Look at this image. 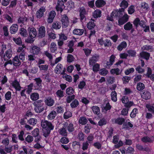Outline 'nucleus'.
Instances as JSON below:
<instances>
[{
  "label": "nucleus",
  "mask_w": 154,
  "mask_h": 154,
  "mask_svg": "<svg viewBox=\"0 0 154 154\" xmlns=\"http://www.w3.org/2000/svg\"><path fill=\"white\" fill-rule=\"evenodd\" d=\"M56 94L57 96L60 98L63 97L64 96L63 91L60 90H58L57 91Z\"/></svg>",
  "instance_id": "nucleus-60"
},
{
  "label": "nucleus",
  "mask_w": 154,
  "mask_h": 154,
  "mask_svg": "<svg viewBox=\"0 0 154 154\" xmlns=\"http://www.w3.org/2000/svg\"><path fill=\"white\" fill-rule=\"evenodd\" d=\"M66 5L67 8H70L73 6L74 3L72 1L69 0L67 3L66 4Z\"/></svg>",
  "instance_id": "nucleus-54"
},
{
  "label": "nucleus",
  "mask_w": 154,
  "mask_h": 154,
  "mask_svg": "<svg viewBox=\"0 0 154 154\" xmlns=\"http://www.w3.org/2000/svg\"><path fill=\"white\" fill-rule=\"evenodd\" d=\"M111 100L112 101L114 102L117 101V93L115 91H112L111 92Z\"/></svg>",
  "instance_id": "nucleus-30"
},
{
  "label": "nucleus",
  "mask_w": 154,
  "mask_h": 154,
  "mask_svg": "<svg viewBox=\"0 0 154 154\" xmlns=\"http://www.w3.org/2000/svg\"><path fill=\"white\" fill-rule=\"evenodd\" d=\"M108 71L105 69L103 68L100 69L99 71V73L101 75H105L108 73Z\"/></svg>",
  "instance_id": "nucleus-46"
},
{
  "label": "nucleus",
  "mask_w": 154,
  "mask_h": 154,
  "mask_svg": "<svg viewBox=\"0 0 154 154\" xmlns=\"http://www.w3.org/2000/svg\"><path fill=\"white\" fill-rule=\"evenodd\" d=\"M35 106H39L40 107L42 106L44 104L41 100H38L34 103Z\"/></svg>",
  "instance_id": "nucleus-61"
},
{
  "label": "nucleus",
  "mask_w": 154,
  "mask_h": 154,
  "mask_svg": "<svg viewBox=\"0 0 154 154\" xmlns=\"http://www.w3.org/2000/svg\"><path fill=\"white\" fill-rule=\"evenodd\" d=\"M30 97L32 100L35 101L39 98V95L37 93H33L31 94Z\"/></svg>",
  "instance_id": "nucleus-27"
},
{
  "label": "nucleus",
  "mask_w": 154,
  "mask_h": 154,
  "mask_svg": "<svg viewBox=\"0 0 154 154\" xmlns=\"http://www.w3.org/2000/svg\"><path fill=\"white\" fill-rule=\"evenodd\" d=\"M119 69L118 68L112 69L110 70V72L112 74H116L117 75L119 73Z\"/></svg>",
  "instance_id": "nucleus-49"
},
{
  "label": "nucleus",
  "mask_w": 154,
  "mask_h": 154,
  "mask_svg": "<svg viewBox=\"0 0 154 154\" xmlns=\"http://www.w3.org/2000/svg\"><path fill=\"white\" fill-rule=\"evenodd\" d=\"M112 45L111 42L109 40L106 39L104 42V45L105 47L110 46Z\"/></svg>",
  "instance_id": "nucleus-64"
},
{
  "label": "nucleus",
  "mask_w": 154,
  "mask_h": 154,
  "mask_svg": "<svg viewBox=\"0 0 154 154\" xmlns=\"http://www.w3.org/2000/svg\"><path fill=\"white\" fill-rule=\"evenodd\" d=\"M133 126V125L132 123L130 122H128L126 123V129L129 130L131 129V128H132Z\"/></svg>",
  "instance_id": "nucleus-59"
},
{
  "label": "nucleus",
  "mask_w": 154,
  "mask_h": 154,
  "mask_svg": "<svg viewBox=\"0 0 154 154\" xmlns=\"http://www.w3.org/2000/svg\"><path fill=\"white\" fill-rule=\"evenodd\" d=\"M84 32V30L83 29H75L73 30V33L74 35H82Z\"/></svg>",
  "instance_id": "nucleus-19"
},
{
  "label": "nucleus",
  "mask_w": 154,
  "mask_h": 154,
  "mask_svg": "<svg viewBox=\"0 0 154 154\" xmlns=\"http://www.w3.org/2000/svg\"><path fill=\"white\" fill-rule=\"evenodd\" d=\"M120 6L122 8L119 10H114L111 13L110 16H108L107 20L112 21L113 19L117 17H119V23L120 25L123 24L125 22V1H123L120 4Z\"/></svg>",
  "instance_id": "nucleus-1"
},
{
  "label": "nucleus",
  "mask_w": 154,
  "mask_h": 154,
  "mask_svg": "<svg viewBox=\"0 0 154 154\" xmlns=\"http://www.w3.org/2000/svg\"><path fill=\"white\" fill-rule=\"evenodd\" d=\"M128 13L130 14H131L135 11V7L134 5H131L128 8Z\"/></svg>",
  "instance_id": "nucleus-41"
},
{
  "label": "nucleus",
  "mask_w": 154,
  "mask_h": 154,
  "mask_svg": "<svg viewBox=\"0 0 154 154\" xmlns=\"http://www.w3.org/2000/svg\"><path fill=\"white\" fill-rule=\"evenodd\" d=\"M61 21L62 23V27L63 28L66 27L69 24L68 18L66 15H64L62 16Z\"/></svg>",
  "instance_id": "nucleus-6"
},
{
  "label": "nucleus",
  "mask_w": 154,
  "mask_h": 154,
  "mask_svg": "<svg viewBox=\"0 0 154 154\" xmlns=\"http://www.w3.org/2000/svg\"><path fill=\"white\" fill-rule=\"evenodd\" d=\"M66 126H64L63 127L60 129L59 132L60 134L62 135L66 136L67 135V132L66 130Z\"/></svg>",
  "instance_id": "nucleus-21"
},
{
  "label": "nucleus",
  "mask_w": 154,
  "mask_h": 154,
  "mask_svg": "<svg viewBox=\"0 0 154 154\" xmlns=\"http://www.w3.org/2000/svg\"><path fill=\"white\" fill-rule=\"evenodd\" d=\"M18 29V26L17 24H13L10 27V32L11 34L15 33Z\"/></svg>",
  "instance_id": "nucleus-16"
},
{
  "label": "nucleus",
  "mask_w": 154,
  "mask_h": 154,
  "mask_svg": "<svg viewBox=\"0 0 154 154\" xmlns=\"http://www.w3.org/2000/svg\"><path fill=\"white\" fill-rule=\"evenodd\" d=\"M100 69V65L98 63H96L93 65L92 68L94 72H97Z\"/></svg>",
  "instance_id": "nucleus-51"
},
{
  "label": "nucleus",
  "mask_w": 154,
  "mask_h": 154,
  "mask_svg": "<svg viewBox=\"0 0 154 154\" xmlns=\"http://www.w3.org/2000/svg\"><path fill=\"white\" fill-rule=\"evenodd\" d=\"M136 71L140 74H142L144 71V69L142 68L139 65L136 68Z\"/></svg>",
  "instance_id": "nucleus-48"
},
{
  "label": "nucleus",
  "mask_w": 154,
  "mask_h": 154,
  "mask_svg": "<svg viewBox=\"0 0 154 154\" xmlns=\"http://www.w3.org/2000/svg\"><path fill=\"white\" fill-rule=\"evenodd\" d=\"M142 97L146 100L149 99L151 97V94L150 92L148 91L144 90L141 94Z\"/></svg>",
  "instance_id": "nucleus-8"
},
{
  "label": "nucleus",
  "mask_w": 154,
  "mask_h": 154,
  "mask_svg": "<svg viewBox=\"0 0 154 154\" xmlns=\"http://www.w3.org/2000/svg\"><path fill=\"white\" fill-rule=\"evenodd\" d=\"M12 51L11 49H8L5 53L4 56V59L5 60H7L10 59L12 56Z\"/></svg>",
  "instance_id": "nucleus-15"
},
{
  "label": "nucleus",
  "mask_w": 154,
  "mask_h": 154,
  "mask_svg": "<svg viewBox=\"0 0 154 154\" xmlns=\"http://www.w3.org/2000/svg\"><path fill=\"white\" fill-rule=\"evenodd\" d=\"M73 92V89L71 87L68 88L66 89V93L68 94L71 95L72 94Z\"/></svg>",
  "instance_id": "nucleus-55"
},
{
  "label": "nucleus",
  "mask_w": 154,
  "mask_h": 154,
  "mask_svg": "<svg viewBox=\"0 0 154 154\" xmlns=\"http://www.w3.org/2000/svg\"><path fill=\"white\" fill-rule=\"evenodd\" d=\"M146 107L147 109L149 111L154 113V107L153 106L147 104L146 105Z\"/></svg>",
  "instance_id": "nucleus-43"
},
{
  "label": "nucleus",
  "mask_w": 154,
  "mask_h": 154,
  "mask_svg": "<svg viewBox=\"0 0 154 154\" xmlns=\"http://www.w3.org/2000/svg\"><path fill=\"white\" fill-rule=\"evenodd\" d=\"M33 86V84L32 83L30 84L27 86V88H26V91L27 93L29 94L32 92V89Z\"/></svg>",
  "instance_id": "nucleus-45"
},
{
  "label": "nucleus",
  "mask_w": 154,
  "mask_h": 154,
  "mask_svg": "<svg viewBox=\"0 0 154 154\" xmlns=\"http://www.w3.org/2000/svg\"><path fill=\"white\" fill-rule=\"evenodd\" d=\"M94 138V135L93 134H90L87 138L88 142L89 143H92Z\"/></svg>",
  "instance_id": "nucleus-37"
},
{
  "label": "nucleus",
  "mask_w": 154,
  "mask_h": 154,
  "mask_svg": "<svg viewBox=\"0 0 154 154\" xmlns=\"http://www.w3.org/2000/svg\"><path fill=\"white\" fill-rule=\"evenodd\" d=\"M95 26V24L94 22H89L87 24V28L89 29H93Z\"/></svg>",
  "instance_id": "nucleus-39"
},
{
  "label": "nucleus",
  "mask_w": 154,
  "mask_h": 154,
  "mask_svg": "<svg viewBox=\"0 0 154 154\" xmlns=\"http://www.w3.org/2000/svg\"><path fill=\"white\" fill-rule=\"evenodd\" d=\"M66 0H58L57 2V5L56 7V9L57 11H60L61 12L63 9L65 8L64 5V2H66Z\"/></svg>",
  "instance_id": "nucleus-4"
},
{
  "label": "nucleus",
  "mask_w": 154,
  "mask_h": 154,
  "mask_svg": "<svg viewBox=\"0 0 154 154\" xmlns=\"http://www.w3.org/2000/svg\"><path fill=\"white\" fill-rule=\"evenodd\" d=\"M27 20V18L25 17H20L19 18L18 20V22L19 23H24Z\"/></svg>",
  "instance_id": "nucleus-56"
},
{
  "label": "nucleus",
  "mask_w": 154,
  "mask_h": 154,
  "mask_svg": "<svg viewBox=\"0 0 154 154\" xmlns=\"http://www.w3.org/2000/svg\"><path fill=\"white\" fill-rule=\"evenodd\" d=\"M45 8L44 7H41L36 12V16L38 18L40 19L44 15V13L45 11Z\"/></svg>",
  "instance_id": "nucleus-5"
},
{
  "label": "nucleus",
  "mask_w": 154,
  "mask_h": 154,
  "mask_svg": "<svg viewBox=\"0 0 154 154\" xmlns=\"http://www.w3.org/2000/svg\"><path fill=\"white\" fill-rule=\"evenodd\" d=\"M9 142V139L8 138H6L2 140V143L4 145H5V146H6L8 145Z\"/></svg>",
  "instance_id": "nucleus-63"
},
{
  "label": "nucleus",
  "mask_w": 154,
  "mask_h": 154,
  "mask_svg": "<svg viewBox=\"0 0 154 154\" xmlns=\"http://www.w3.org/2000/svg\"><path fill=\"white\" fill-rule=\"evenodd\" d=\"M46 105L49 106H52L54 104V100L50 97L47 98L45 101Z\"/></svg>",
  "instance_id": "nucleus-12"
},
{
  "label": "nucleus",
  "mask_w": 154,
  "mask_h": 154,
  "mask_svg": "<svg viewBox=\"0 0 154 154\" xmlns=\"http://www.w3.org/2000/svg\"><path fill=\"white\" fill-rule=\"evenodd\" d=\"M111 107V106L109 103H108L106 104L105 106L102 108V111L104 113H106L108 110L110 109Z\"/></svg>",
  "instance_id": "nucleus-31"
},
{
  "label": "nucleus",
  "mask_w": 154,
  "mask_h": 154,
  "mask_svg": "<svg viewBox=\"0 0 154 154\" xmlns=\"http://www.w3.org/2000/svg\"><path fill=\"white\" fill-rule=\"evenodd\" d=\"M141 141L143 143H152L153 140L149 137L147 136H144L141 138Z\"/></svg>",
  "instance_id": "nucleus-25"
},
{
  "label": "nucleus",
  "mask_w": 154,
  "mask_h": 154,
  "mask_svg": "<svg viewBox=\"0 0 154 154\" xmlns=\"http://www.w3.org/2000/svg\"><path fill=\"white\" fill-rule=\"evenodd\" d=\"M56 15V13L54 11H51L49 14V17L48 19V23H52Z\"/></svg>",
  "instance_id": "nucleus-11"
},
{
  "label": "nucleus",
  "mask_w": 154,
  "mask_h": 154,
  "mask_svg": "<svg viewBox=\"0 0 154 154\" xmlns=\"http://www.w3.org/2000/svg\"><path fill=\"white\" fill-rule=\"evenodd\" d=\"M29 36L30 38H28L25 40V41L28 43H32L34 41V38L37 35L36 29L32 27H29L28 29Z\"/></svg>",
  "instance_id": "nucleus-3"
},
{
  "label": "nucleus",
  "mask_w": 154,
  "mask_h": 154,
  "mask_svg": "<svg viewBox=\"0 0 154 154\" xmlns=\"http://www.w3.org/2000/svg\"><path fill=\"white\" fill-rule=\"evenodd\" d=\"M12 62L13 64L15 66H19L21 64V62L20 61L17 56H16L14 58Z\"/></svg>",
  "instance_id": "nucleus-17"
},
{
  "label": "nucleus",
  "mask_w": 154,
  "mask_h": 154,
  "mask_svg": "<svg viewBox=\"0 0 154 154\" xmlns=\"http://www.w3.org/2000/svg\"><path fill=\"white\" fill-rule=\"evenodd\" d=\"M53 28L55 29H60L61 27V23L59 22H55L52 24Z\"/></svg>",
  "instance_id": "nucleus-24"
},
{
  "label": "nucleus",
  "mask_w": 154,
  "mask_h": 154,
  "mask_svg": "<svg viewBox=\"0 0 154 154\" xmlns=\"http://www.w3.org/2000/svg\"><path fill=\"white\" fill-rule=\"evenodd\" d=\"M138 109L137 108H134L130 113V116L132 118H134L136 116V114L138 113Z\"/></svg>",
  "instance_id": "nucleus-33"
},
{
  "label": "nucleus",
  "mask_w": 154,
  "mask_h": 154,
  "mask_svg": "<svg viewBox=\"0 0 154 154\" xmlns=\"http://www.w3.org/2000/svg\"><path fill=\"white\" fill-rule=\"evenodd\" d=\"M132 24L129 22L126 24V30H130L132 28Z\"/></svg>",
  "instance_id": "nucleus-57"
},
{
  "label": "nucleus",
  "mask_w": 154,
  "mask_h": 154,
  "mask_svg": "<svg viewBox=\"0 0 154 154\" xmlns=\"http://www.w3.org/2000/svg\"><path fill=\"white\" fill-rule=\"evenodd\" d=\"M140 55L141 58L148 60L150 56V54L146 52L142 51L140 53Z\"/></svg>",
  "instance_id": "nucleus-9"
},
{
  "label": "nucleus",
  "mask_w": 154,
  "mask_h": 154,
  "mask_svg": "<svg viewBox=\"0 0 154 154\" xmlns=\"http://www.w3.org/2000/svg\"><path fill=\"white\" fill-rule=\"evenodd\" d=\"M56 116V112L54 111H53L48 115L47 117L48 119L52 120L55 118Z\"/></svg>",
  "instance_id": "nucleus-29"
},
{
  "label": "nucleus",
  "mask_w": 154,
  "mask_h": 154,
  "mask_svg": "<svg viewBox=\"0 0 154 154\" xmlns=\"http://www.w3.org/2000/svg\"><path fill=\"white\" fill-rule=\"evenodd\" d=\"M37 120L35 118H31L28 121V123L32 125H34L37 123Z\"/></svg>",
  "instance_id": "nucleus-40"
},
{
  "label": "nucleus",
  "mask_w": 154,
  "mask_h": 154,
  "mask_svg": "<svg viewBox=\"0 0 154 154\" xmlns=\"http://www.w3.org/2000/svg\"><path fill=\"white\" fill-rule=\"evenodd\" d=\"M79 104L78 101L76 99L74 100L70 104V106L72 108H75L77 107Z\"/></svg>",
  "instance_id": "nucleus-38"
},
{
  "label": "nucleus",
  "mask_w": 154,
  "mask_h": 154,
  "mask_svg": "<svg viewBox=\"0 0 154 154\" xmlns=\"http://www.w3.org/2000/svg\"><path fill=\"white\" fill-rule=\"evenodd\" d=\"M35 111L37 113H40L42 112L44 110V108L43 106H35L34 109Z\"/></svg>",
  "instance_id": "nucleus-44"
},
{
  "label": "nucleus",
  "mask_w": 154,
  "mask_h": 154,
  "mask_svg": "<svg viewBox=\"0 0 154 154\" xmlns=\"http://www.w3.org/2000/svg\"><path fill=\"white\" fill-rule=\"evenodd\" d=\"M63 69V65L60 63H58L55 68V72L57 74H60L62 73Z\"/></svg>",
  "instance_id": "nucleus-14"
},
{
  "label": "nucleus",
  "mask_w": 154,
  "mask_h": 154,
  "mask_svg": "<svg viewBox=\"0 0 154 154\" xmlns=\"http://www.w3.org/2000/svg\"><path fill=\"white\" fill-rule=\"evenodd\" d=\"M87 119L84 117H81L79 120V123L82 125H84L87 122Z\"/></svg>",
  "instance_id": "nucleus-32"
},
{
  "label": "nucleus",
  "mask_w": 154,
  "mask_h": 154,
  "mask_svg": "<svg viewBox=\"0 0 154 154\" xmlns=\"http://www.w3.org/2000/svg\"><path fill=\"white\" fill-rule=\"evenodd\" d=\"M114 122L115 123L119 125H122V123L124 121V119L123 118H119L114 120Z\"/></svg>",
  "instance_id": "nucleus-42"
},
{
  "label": "nucleus",
  "mask_w": 154,
  "mask_h": 154,
  "mask_svg": "<svg viewBox=\"0 0 154 154\" xmlns=\"http://www.w3.org/2000/svg\"><path fill=\"white\" fill-rule=\"evenodd\" d=\"M101 15V11L98 9L95 10L93 12V16L94 18H97L100 17Z\"/></svg>",
  "instance_id": "nucleus-22"
},
{
  "label": "nucleus",
  "mask_w": 154,
  "mask_h": 154,
  "mask_svg": "<svg viewBox=\"0 0 154 154\" xmlns=\"http://www.w3.org/2000/svg\"><path fill=\"white\" fill-rule=\"evenodd\" d=\"M145 88L144 85L142 83L139 82L137 85V89L139 91H141Z\"/></svg>",
  "instance_id": "nucleus-23"
},
{
  "label": "nucleus",
  "mask_w": 154,
  "mask_h": 154,
  "mask_svg": "<svg viewBox=\"0 0 154 154\" xmlns=\"http://www.w3.org/2000/svg\"><path fill=\"white\" fill-rule=\"evenodd\" d=\"M19 32L20 34L23 37H26L27 36L28 34L26 29L22 28L20 29Z\"/></svg>",
  "instance_id": "nucleus-28"
},
{
  "label": "nucleus",
  "mask_w": 154,
  "mask_h": 154,
  "mask_svg": "<svg viewBox=\"0 0 154 154\" xmlns=\"http://www.w3.org/2000/svg\"><path fill=\"white\" fill-rule=\"evenodd\" d=\"M46 33L45 27L43 26H40L38 29V36L40 38L44 37Z\"/></svg>",
  "instance_id": "nucleus-7"
},
{
  "label": "nucleus",
  "mask_w": 154,
  "mask_h": 154,
  "mask_svg": "<svg viewBox=\"0 0 154 154\" xmlns=\"http://www.w3.org/2000/svg\"><path fill=\"white\" fill-rule=\"evenodd\" d=\"M40 51V48L36 46H32L30 50L31 53L34 54H37Z\"/></svg>",
  "instance_id": "nucleus-10"
},
{
  "label": "nucleus",
  "mask_w": 154,
  "mask_h": 154,
  "mask_svg": "<svg viewBox=\"0 0 154 154\" xmlns=\"http://www.w3.org/2000/svg\"><path fill=\"white\" fill-rule=\"evenodd\" d=\"M11 93L10 91H8L5 95V97L6 100H9L11 98Z\"/></svg>",
  "instance_id": "nucleus-47"
},
{
  "label": "nucleus",
  "mask_w": 154,
  "mask_h": 154,
  "mask_svg": "<svg viewBox=\"0 0 154 154\" xmlns=\"http://www.w3.org/2000/svg\"><path fill=\"white\" fill-rule=\"evenodd\" d=\"M72 116V113L69 111H66L63 115L64 118L65 119H67Z\"/></svg>",
  "instance_id": "nucleus-36"
},
{
  "label": "nucleus",
  "mask_w": 154,
  "mask_h": 154,
  "mask_svg": "<svg viewBox=\"0 0 154 154\" xmlns=\"http://www.w3.org/2000/svg\"><path fill=\"white\" fill-rule=\"evenodd\" d=\"M57 49L56 44L54 42H52L50 45V50L51 53H55Z\"/></svg>",
  "instance_id": "nucleus-18"
},
{
  "label": "nucleus",
  "mask_w": 154,
  "mask_h": 154,
  "mask_svg": "<svg viewBox=\"0 0 154 154\" xmlns=\"http://www.w3.org/2000/svg\"><path fill=\"white\" fill-rule=\"evenodd\" d=\"M41 126L43 128L44 135L47 137L50 133V131L53 129L54 127L51 122L47 121L42 120L41 122Z\"/></svg>",
  "instance_id": "nucleus-2"
},
{
  "label": "nucleus",
  "mask_w": 154,
  "mask_h": 154,
  "mask_svg": "<svg viewBox=\"0 0 154 154\" xmlns=\"http://www.w3.org/2000/svg\"><path fill=\"white\" fill-rule=\"evenodd\" d=\"M13 40L18 45H20L22 44L21 39L20 38H14Z\"/></svg>",
  "instance_id": "nucleus-53"
},
{
  "label": "nucleus",
  "mask_w": 154,
  "mask_h": 154,
  "mask_svg": "<svg viewBox=\"0 0 154 154\" xmlns=\"http://www.w3.org/2000/svg\"><path fill=\"white\" fill-rule=\"evenodd\" d=\"M75 59L73 56L70 54H68L67 57V61L68 63H71L75 61Z\"/></svg>",
  "instance_id": "nucleus-34"
},
{
  "label": "nucleus",
  "mask_w": 154,
  "mask_h": 154,
  "mask_svg": "<svg viewBox=\"0 0 154 154\" xmlns=\"http://www.w3.org/2000/svg\"><path fill=\"white\" fill-rule=\"evenodd\" d=\"M105 4V2L103 0H97L95 2L96 6L98 8L103 6Z\"/></svg>",
  "instance_id": "nucleus-20"
},
{
  "label": "nucleus",
  "mask_w": 154,
  "mask_h": 154,
  "mask_svg": "<svg viewBox=\"0 0 154 154\" xmlns=\"http://www.w3.org/2000/svg\"><path fill=\"white\" fill-rule=\"evenodd\" d=\"M13 63L12 61L10 60H8L7 62H6L4 66L5 67L6 69L8 70H11V68H8V66H11L12 64Z\"/></svg>",
  "instance_id": "nucleus-35"
},
{
  "label": "nucleus",
  "mask_w": 154,
  "mask_h": 154,
  "mask_svg": "<svg viewBox=\"0 0 154 154\" xmlns=\"http://www.w3.org/2000/svg\"><path fill=\"white\" fill-rule=\"evenodd\" d=\"M140 20L139 18H136L133 21V24L136 27L138 26L139 25Z\"/></svg>",
  "instance_id": "nucleus-62"
},
{
  "label": "nucleus",
  "mask_w": 154,
  "mask_h": 154,
  "mask_svg": "<svg viewBox=\"0 0 154 154\" xmlns=\"http://www.w3.org/2000/svg\"><path fill=\"white\" fill-rule=\"evenodd\" d=\"M91 109L94 114L98 115L100 113V109L99 107L97 106H93Z\"/></svg>",
  "instance_id": "nucleus-26"
},
{
  "label": "nucleus",
  "mask_w": 154,
  "mask_h": 154,
  "mask_svg": "<svg viewBox=\"0 0 154 154\" xmlns=\"http://www.w3.org/2000/svg\"><path fill=\"white\" fill-rule=\"evenodd\" d=\"M63 78L66 80L70 82L72 80V79L71 76L67 75L66 74H64L63 76Z\"/></svg>",
  "instance_id": "nucleus-50"
},
{
  "label": "nucleus",
  "mask_w": 154,
  "mask_h": 154,
  "mask_svg": "<svg viewBox=\"0 0 154 154\" xmlns=\"http://www.w3.org/2000/svg\"><path fill=\"white\" fill-rule=\"evenodd\" d=\"M89 146V143L88 141L83 142L82 143V149L83 150H87Z\"/></svg>",
  "instance_id": "nucleus-58"
},
{
  "label": "nucleus",
  "mask_w": 154,
  "mask_h": 154,
  "mask_svg": "<svg viewBox=\"0 0 154 154\" xmlns=\"http://www.w3.org/2000/svg\"><path fill=\"white\" fill-rule=\"evenodd\" d=\"M12 86L15 88L17 91H19L21 89V87L20 86L19 82L16 80H15L11 83Z\"/></svg>",
  "instance_id": "nucleus-13"
},
{
  "label": "nucleus",
  "mask_w": 154,
  "mask_h": 154,
  "mask_svg": "<svg viewBox=\"0 0 154 154\" xmlns=\"http://www.w3.org/2000/svg\"><path fill=\"white\" fill-rule=\"evenodd\" d=\"M152 71L151 68L150 67H148L147 73L146 75L148 78H149L152 74Z\"/></svg>",
  "instance_id": "nucleus-52"
}]
</instances>
